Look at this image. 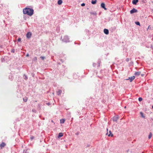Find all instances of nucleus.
Here are the masks:
<instances>
[{"label":"nucleus","instance_id":"15","mask_svg":"<svg viewBox=\"0 0 153 153\" xmlns=\"http://www.w3.org/2000/svg\"><path fill=\"white\" fill-rule=\"evenodd\" d=\"M62 3V0H59L58 1V4L59 5L61 4Z\"/></svg>","mask_w":153,"mask_h":153},{"label":"nucleus","instance_id":"37","mask_svg":"<svg viewBox=\"0 0 153 153\" xmlns=\"http://www.w3.org/2000/svg\"><path fill=\"white\" fill-rule=\"evenodd\" d=\"M48 105H50V104H49V103H48Z\"/></svg>","mask_w":153,"mask_h":153},{"label":"nucleus","instance_id":"11","mask_svg":"<svg viewBox=\"0 0 153 153\" xmlns=\"http://www.w3.org/2000/svg\"><path fill=\"white\" fill-rule=\"evenodd\" d=\"M62 92V91L61 90H59L57 92V94L58 95H60Z\"/></svg>","mask_w":153,"mask_h":153},{"label":"nucleus","instance_id":"9","mask_svg":"<svg viewBox=\"0 0 153 153\" xmlns=\"http://www.w3.org/2000/svg\"><path fill=\"white\" fill-rule=\"evenodd\" d=\"M138 1V0H133L132 3L133 4L136 5Z\"/></svg>","mask_w":153,"mask_h":153},{"label":"nucleus","instance_id":"25","mask_svg":"<svg viewBox=\"0 0 153 153\" xmlns=\"http://www.w3.org/2000/svg\"><path fill=\"white\" fill-rule=\"evenodd\" d=\"M40 58L42 60H44L45 58V57L44 56H41L40 57Z\"/></svg>","mask_w":153,"mask_h":153},{"label":"nucleus","instance_id":"7","mask_svg":"<svg viewBox=\"0 0 153 153\" xmlns=\"http://www.w3.org/2000/svg\"><path fill=\"white\" fill-rule=\"evenodd\" d=\"M135 79V76H133L131 77H129L128 79L130 80V82H131ZM128 80V79H127Z\"/></svg>","mask_w":153,"mask_h":153},{"label":"nucleus","instance_id":"13","mask_svg":"<svg viewBox=\"0 0 153 153\" xmlns=\"http://www.w3.org/2000/svg\"><path fill=\"white\" fill-rule=\"evenodd\" d=\"M97 2L96 0H92L91 3L92 4H95Z\"/></svg>","mask_w":153,"mask_h":153},{"label":"nucleus","instance_id":"40","mask_svg":"<svg viewBox=\"0 0 153 153\" xmlns=\"http://www.w3.org/2000/svg\"><path fill=\"white\" fill-rule=\"evenodd\" d=\"M152 108H153V105L152 106Z\"/></svg>","mask_w":153,"mask_h":153},{"label":"nucleus","instance_id":"29","mask_svg":"<svg viewBox=\"0 0 153 153\" xmlns=\"http://www.w3.org/2000/svg\"><path fill=\"white\" fill-rule=\"evenodd\" d=\"M85 3H82V4H81V6H85Z\"/></svg>","mask_w":153,"mask_h":153},{"label":"nucleus","instance_id":"1","mask_svg":"<svg viewBox=\"0 0 153 153\" xmlns=\"http://www.w3.org/2000/svg\"><path fill=\"white\" fill-rule=\"evenodd\" d=\"M23 13L24 14L31 16L33 14V10L32 9L25 8L23 10Z\"/></svg>","mask_w":153,"mask_h":153},{"label":"nucleus","instance_id":"34","mask_svg":"<svg viewBox=\"0 0 153 153\" xmlns=\"http://www.w3.org/2000/svg\"><path fill=\"white\" fill-rule=\"evenodd\" d=\"M144 74H141V76H144Z\"/></svg>","mask_w":153,"mask_h":153},{"label":"nucleus","instance_id":"18","mask_svg":"<svg viewBox=\"0 0 153 153\" xmlns=\"http://www.w3.org/2000/svg\"><path fill=\"white\" fill-rule=\"evenodd\" d=\"M109 132L110 134L108 135V136L109 137L110 136H111V137L113 136V134H111V131H110Z\"/></svg>","mask_w":153,"mask_h":153},{"label":"nucleus","instance_id":"6","mask_svg":"<svg viewBox=\"0 0 153 153\" xmlns=\"http://www.w3.org/2000/svg\"><path fill=\"white\" fill-rule=\"evenodd\" d=\"M101 7L104 8V10H106L107 9L105 7V4L104 3H102L101 4Z\"/></svg>","mask_w":153,"mask_h":153},{"label":"nucleus","instance_id":"20","mask_svg":"<svg viewBox=\"0 0 153 153\" xmlns=\"http://www.w3.org/2000/svg\"><path fill=\"white\" fill-rule=\"evenodd\" d=\"M135 23L136 25H140V23L138 22H136Z\"/></svg>","mask_w":153,"mask_h":153},{"label":"nucleus","instance_id":"2","mask_svg":"<svg viewBox=\"0 0 153 153\" xmlns=\"http://www.w3.org/2000/svg\"><path fill=\"white\" fill-rule=\"evenodd\" d=\"M61 39H62V41L64 42H70L69 38L67 36H64L63 38L61 37Z\"/></svg>","mask_w":153,"mask_h":153},{"label":"nucleus","instance_id":"26","mask_svg":"<svg viewBox=\"0 0 153 153\" xmlns=\"http://www.w3.org/2000/svg\"><path fill=\"white\" fill-rule=\"evenodd\" d=\"M27 150H24L23 151V153H26L27 152Z\"/></svg>","mask_w":153,"mask_h":153},{"label":"nucleus","instance_id":"31","mask_svg":"<svg viewBox=\"0 0 153 153\" xmlns=\"http://www.w3.org/2000/svg\"><path fill=\"white\" fill-rule=\"evenodd\" d=\"M23 100H24V101L25 102H26V101H27V99H23Z\"/></svg>","mask_w":153,"mask_h":153},{"label":"nucleus","instance_id":"42","mask_svg":"<svg viewBox=\"0 0 153 153\" xmlns=\"http://www.w3.org/2000/svg\"><path fill=\"white\" fill-rule=\"evenodd\" d=\"M107 131H108V128H107Z\"/></svg>","mask_w":153,"mask_h":153},{"label":"nucleus","instance_id":"5","mask_svg":"<svg viewBox=\"0 0 153 153\" xmlns=\"http://www.w3.org/2000/svg\"><path fill=\"white\" fill-rule=\"evenodd\" d=\"M6 144L4 143H1L0 145V146L1 148V149H2L4 147L6 146Z\"/></svg>","mask_w":153,"mask_h":153},{"label":"nucleus","instance_id":"10","mask_svg":"<svg viewBox=\"0 0 153 153\" xmlns=\"http://www.w3.org/2000/svg\"><path fill=\"white\" fill-rule=\"evenodd\" d=\"M119 117H113V121H117Z\"/></svg>","mask_w":153,"mask_h":153},{"label":"nucleus","instance_id":"38","mask_svg":"<svg viewBox=\"0 0 153 153\" xmlns=\"http://www.w3.org/2000/svg\"><path fill=\"white\" fill-rule=\"evenodd\" d=\"M124 108H126V106H125V107H124Z\"/></svg>","mask_w":153,"mask_h":153},{"label":"nucleus","instance_id":"41","mask_svg":"<svg viewBox=\"0 0 153 153\" xmlns=\"http://www.w3.org/2000/svg\"><path fill=\"white\" fill-rule=\"evenodd\" d=\"M150 27V26H149L148 27V28H149V27Z\"/></svg>","mask_w":153,"mask_h":153},{"label":"nucleus","instance_id":"16","mask_svg":"<svg viewBox=\"0 0 153 153\" xmlns=\"http://www.w3.org/2000/svg\"><path fill=\"white\" fill-rule=\"evenodd\" d=\"M90 13L91 14L93 15H97V13L95 12H91Z\"/></svg>","mask_w":153,"mask_h":153},{"label":"nucleus","instance_id":"39","mask_svg":"<svg viewBox=\"0 0 153 153\" xmlns=\"http://www.w3.org/2000/svg\"><path fill=\"white\" fill-rule=\"evenodd\" d=\"M32 111H34V110H32Z\"/></svg>","mask_w":153,"mask_h":153},{"label":"nucleus","instance_id":"21","mask_svg":"<svg viewBox=\"0 0 153 153\" xmlns=\"http://www.w3.org/2000/svg\"><path fill=\"white\" fill-rule=\"evenodd\" d=\"M24 78L26 80V79H27V76L26 75H24Z\"/></svg>","mask_w":153,"mask_h":153},{"label":"nucleus","instance_id":"12","mask_svg":"<svg viewBox=\"0 0 153 153\" xmlns=\"http://www.w3.org/2000/svg\"><path fill=\"white\" fill-rule=\"evenodd\" d=\"M141 73V72L140 71L136 72L135 73V75L136 76H138Z\"/></svg>","mask_w":153,"mask_h":153},{"label":"nucleus","instance_id":"33","mask_svg":"<svg viewBox=\"0 0 153 153\" xmlns=\"http://www.w3.org/2000/svg\"><path fill=\"white\" fill-rule=\"evenodd\" d=\"M26 56H29V54L28 53H27Z\"/></svg>","mask_w":153,"mask_h":153},{"label":"nucleus","instance_id":"24","mask_svg":"<svg viewBox=\"0 0 153 153\" xmlns=\"http://www.w3.org/2000/svg\"><path fill=\"white\" fill-rule=\"evenodd\" d=\"M138 100L140 102V101H142V98H141V97L139 98H138Z\"/></svg>","mask_w":153,"mask_h":153},{"label":"nucleus","instance_id":"3","mask_svg":"<svg viewBox=\"0 0 153 153\" xmlns=\"http://www.w3.org/2000/svg\"><path fill=\"white\" fill-rule=\"evenodd\" d=\"M137 12V10L133 8L132 10H130V13L131 14H133L134 13H136Z\"/></svg>","mask_w":153,"mask_h":153},{"label":"nucleus","instance_id":"32","mask_svg":"<svg viewBox=\"0 0 153 153\" xmlns=\"http://www.w3.org/2000/svg\"><path fill=\"white\" fill-rule=\"evenodd\" d=\"M93 66H94V67H95L96 66V64L94 63L93 64Z\"/></svg>","mask_w":153,"mask_h":153},{"label":"nucleus","instance_id":"36","mask_svg":"<svg viewBox=\"0 0 153 153\" xmlns=\"http://www.w3.org/2000/svg\"><path fill=\"white\" fill-rule=\"evenodd\" d=\"M126 60L127 61H128V60L127 59H126Z\"/></svg>","mask_w":153,"mask_h":153},{"label":"nucleus","instance_id":"22","mask_svg":"<svg viewBox=\"0 0 153 153\" xmlns=\"http://www.w3.org/2000/svg\"><path fill=\"white\" fill-rule=\"evenodd\" d=\"M140 114H141V117H143V118L144 117V116L143 115V113L142 112H140Z\"/></svg>","mask_w":153,"mask_h":153},{"label":"nucleus","instance_id":"19","mask_svg":"<svg viewBox=\"0 0 153 153\" xmlns=\"http://www.w3.org/2000/svg\"><path fill=\"white\" fill-rule=\"evenodd\" d=\"M152 136V134L151 133H150L149 135L148 138L149 139L151 138Z\"/></svg>","mask_w":153,"mask_h":153},{"label":"nucleus","instance_id":"23","mask_svg":"<svg viewBox=\"0 0 153 153\" xmlns=\"http://www.w3.org/2000/svg\"><path fill=\"white\" fill-rule=\"evenodd\" d=\"M37 57H35L33 58V60L34 61H36L37 60Z\"/></svg>","mask_w":153,"mask_h":153},{"label":"nucleus","instance_id":"35","mask_svg":"<svg viewBox=\"0 0 153 153\" xmlns=\"http://www.w3.org/2000/svg\"><path fill=\"white\" fill-rule=\"evenodd\" d=\"M129 150H127L126 152H129Z\"/></svg>","mask_w":153,"mask_h":153},{"label":"nucleus","instance_id":"28","mask_svg":"<svg viewBox=\"0 0 153 153\" xmlns=\"http://www.w3.org/2000/svg\"><path fill=\"white\" fill-rule=\"evenodd\" d=\"M34 138V137L32 136L30 137V139L31 140H32Z\"/></svg>","mask_w":153,"mask_h":153},{"label":"nucleus","instance_id":"14","mask_svg":"<svg viewBox=\"0 0 153 153\" xmlns=\"http://www.w3.org/2000/svg\"><path fill=\"white\" fill-rule=\"evenodd\" d=\"M63 136V134L62 133H59V134L58 137L59 138L62 137Z\"/></svg>","mask_w":153,"mask_h":153},{"label":"nucleus","instance_id":"4","mask_svg":"<svg viewBox=\"0 0 153 153\" xmlns=\"http://www.w3.org/2000/svg\"><path fill=\"white\" fill-rule=\"evenodd\" d=\"M31 36V33L30 32H28L26 34V37L28 38H30Z\"/></svg>","mask_w":153,"mask_h":153},{"label":"nucleus","instance_id":"27","mask_svg":"<svg viewBox=\"0 0 153 153\" xmlns=\"http://www.w3.org/2000/svg\"><path fill=\"white\" fill-rule=\"evenodd\" d=\"M11 52L13 53H14L15 52V50L14 49H12L11 51Z\"/></svg>","mask_w":153,"mask_h":153},{"label":"nucleus","instance_id":"17","mask_svg":"<svg viewBox=\"0 0 153 153\" xmlns=\"http://www.w3.org/2000/svg\"><path fill=\"white\" fill-rule=\"evenodd\" d=\"M65 120L64 119H62L60 120V123H64Z\"/></svg>","mask_w":153,"mask_h":153},{"label":"nucleus","instance_id":"8","mask_svg":"<svg viewBox=\"0 0 153 153\" xmlns=\"http://www.w3.org/2000/svg\"><path fill=\"white\" fill-rule=\"evenodd\" d=\"M104 33L106 34H108L109 33V31L108 30L105 29L104 30Z\"/></svg>","mask_w":153,"mask_h":153},{"label":"nucleus","instance_id":"30","mask_svg":"<svg viewBox=\"0 0 153 153\" xmlns=\"http://www.w3.org/2000/svg\"><path fill=\"white\" fill-rule=\"evenodd\" d=\"M21 40V39L20 38H19L18 39V41L20 42V41Z\"/></svg>","mask_w":153,"mask_h":153}]
</instances>
